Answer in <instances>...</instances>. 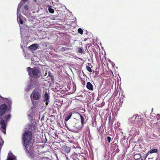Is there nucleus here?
Returning a JSON list of instances; mask_svg holds the SVG:
<instances>
[{"label":"nucleus","instance_id":"f257e3e1","mask_svg":"<svg viewBox=\"0 0 160 160\" xmlns=\"http://www.w3.org/2000/svg\"><path fill=\"white\" fill-rule=\"evenodd\" d=\"M32 137L31 132L27 131L23 134L22 137L23 145L25 147L27 154L31 157H32L33 152V143L31 142Z\"/></svg>","mask_w":160,"mask_h":160},{"label":"nucleus","instance_id":"f03ea898","mask_svg":"<svg viewBox=\"0 0 160 160\" xmlns=\"http://www.w3.org/2000/svg\"><path fill=\"white\" fill-rule=\"evenodd\" d=\"M41 89L38 87L36 88L33 91L30 96V98L32 102L33 103V100H38L41 98Z\"/></svg>","mask_w":160,"mask_h":160},{"label":"nucleus","instance_id":"7ed1b4c3","mask_svg":"<svg viewBox=\"0 0 160 160\" xmlns=\"http://www.w3.org/2000/svg\"><path fill=\"white\" fill-rule=\"evenodd\" d=\"M79 124L80 123H77L75 124L71 123L68 126H67V128L69 131L75 132H77L82 128V126L79 125Z\"/></svg>","mask_w":160,"mask_h":160},{"label":"nucleus","instance_id":"20e7f679","mask_svg":"<svg viewBox=\"0 0 160 160\" xmlns=\"http://www.w3.org/2000/svg\"><path fill=\"white\" fill-rule=\"evenodd\" d=\"M7 122L4 121L2 118H0V124L1 125V127L2 130V132L5 134H6V128Z\"/></svg>","mask_w":160,"mask_h":160},{"label":"nucleus","instance_id":"39448f33","mask_svg":"<svg viewBox=\"0 0 160 160\" xmlns=\"http://www.w3.org/2000/svg\"><path fill=\"white\" fill-rule=\"evenodd\" d=\"M7 109V106L5 104L1 105L0 106V116H2L5 113Z\"/></svg>","mask_w":160,"mask_h":160},{"label":"nucleus","instance_id":"423d86ee","mask_svg":"<svg viewBox=\"0 0 160 160\" xmlns=\"http://www.w3.org/2000/svg\"><path fill=\"white\" fill-rule=\"evenodd\" d=\"M49 94L46 92L45 93L43 100L44 102H46L45 104L47 106L49 102Z\"/></svg>","mask_w":160,"mask_h":160},{"label":"nucleus","instance_id":"0eeeda50","mask_svg":"<svg viewBox=\"0 0 160 160\" xmlns=\"http://www.w3.org/2000/svg\"><path fill=\"white\" fill-rule=\"evenodd\" d=\"M70 147L67 146H64L62 148V151L63 153H68L70 151Z\"/></svg>","mask_w":160,"mask_h":160},{"label":"nucleus","instance_id":"6e6552de","mask_svg":"<svg viewBox=\"0 0 160 160\" xmlns=\"http://www.w3.org/2000/svg\"><path fill=\"white\" fill-rule=\"evenodd\" d=\"M38 71H29L28 72V74L30 77L36 76L38 74Z\"/></svg>","mask_w":160,"mask_h":160},{"label":"nucleus","instance_id":"1a4fd4ad","mask_svg":"<svg viewBox=\"0 0 160 160\" xmlns=\"http://www.w3.org/2000/svg\"><path fill=\"white\" fill-rule=\"evenodd\" d=\"M38 45L37 44H33L28 47L29 49L32 50H36L38 48Z\"/></svg>","mask_w":160,"mask_h":160},{"label":"nucleus","instance_id":"9d476101","mask_svg":"<svg viewBox=\"0 0 160 160\" xmlns=\"http://www.w3.org/2000/svg\"><path fill=\"white\" fill-rule=\"evenodd\" d=\"M16 157L12 153L9 152L7 160H16Z\"/></svg>","mask_w":160,"mask_h":160},{"label":"nucleus","instance_id":"9b49d317","mask_svg":"<svg viewBox=\"0 0 160 160\" xmlns=\"http://www.w3.org/2000/svg\"><path fill=\"white\" fill-rule=\"evenodd\" d=\"M16 157L12 153L9 152L7 160H16Z\"/></svg>","mask_w":160,"mask_h":160},{"label":"nucleus","instance_id":"f8f14e48","mask_svg":"<svg viewBox=\"0 0 160 160\" xmlns=\"http://www.w3.org/2000/svg\"><path fill=\"white\" fill-rule=\"evenodd\" d=\"M105 72H106V75H105V76L108 77H112L114 76L112 71H105Z\"/></svg>","mask_w":160,"mask_h":160},{"label":"nucleus","instance_id":"ddd939ff","mask_svg":"<svg viewBox=\"0 0 160 160\" xmlns=\"http://www.w3.org/2000/svg\"><path fill=\"white\" fill-rule=\"evenodd\" d=\"M35 79V80H36V79ZM30 81H31V82H29V83H31V85L32 87V88H34V87H36L37 86H38V85L37 84H38L36 80L32 81V78L31 79H30Z\"/></svg>","mask_w":160,"mask_h":160},{"label":"nucleus","instance_id":"4468645a","mask_svg":"<svg viewBox=\"0 0 160 160\" xmlns=\"http://www.w3.org/2000/svg\"><path fill=\"white\" fill-rule=\"evenodd\" d=\"M86 87L87 88L90 90H93V87L92 84L89 82H88L87 83Z\"/></svg>","mask_w":160,"mask_h":160},{"label":"nucleus","instance_id":"2eb2a0df","mask_svg":"<svg viewBox=\"0 0 160 160\" xmlns=\"http://www.w3.org/2000/svg\"><path fill=\"white\" fill-rule=\"evenodd\" d=\"M17 21L19 23H20L21 24H23V21L21 18V15H17Z\"/></svg>","mask_w":160,"mask_h":160},{"label":"nucleus","instance_id":"dca6fc26","mask_svg":"<svg viewBox=\"0 0 160 160\" xmlns=\"http://www.w3.org/2000/svg\"><path fill=\"white\" fill-rule=\"evenodd\" d=\"M23 5V3H22V2H21L19 4L18 6V8L17 9V15H18V13L20 11V8Z\"/></svg>","mask_w":160,"mask_h":160},{"label":"nucleus","instance_id":"f3484780","mask_svg":"<svg viewBox=\"0 0 160 160\" xmlns=\"http://www.w3.org/2000/svg\"><path fill=\"white\" fill-rule=\"evenodd\" d=\"M141 157V156L140 154H136L134 156V159L136 160L139 159Z\"/></svg>","mask_w":160,"mask_h":160},{"label":"nucleus","instance_id":"a211bd4d","mask_svg":"<svg viewBox=\"0 0 160 160\" xmlns=\"http://www.w3.org/2000/svg\"><path fill=\"white\" fill-rule=\"evenodd\" d=\"M72 113L71 112L69 113L65 117V121H68L71 118L72 116Z\"/></svg>","mask_w":160,"mask_h":160},{"label":"nucleus","instance_id":"6ab92c4d","mask_svg":"<svg viewBox=\"0 0 160 160\" xmlns=\"http://www.w3.org/2000/svg\"><path fill=\"white\" fill-rule=\"evenodd\" d=\"M31 83H30L29 82L28 83V85L26 88L25 89V90L27 91H28L30 89L32 88V87L31 84Z\"/></svg>","mask_w":160,"mask_h":160},{"label":"nucleus","instance_id":"aec40b11","mask_svg":"<svg viewBox=\"0 0 160 160\" xmlns=\"http://www.w3.org/2000/svg\"><path fill=\"white\" fill-rule=\"evenodd\" d=\"M79 115L80 116L81 122L82 123V125H81L82 127V125L85 123V122H84V119L83 117L80 114H79Z\"/></svg>","mask_w":160,"mask_h":160},{"label":"nucleus","instance_id":"412c9836","mask_svg":"<svg viewBox=\"0 0 160 160\" xmlns=\"http://www.w3.org/2000/svg\"><path fill=\"white\" fill-rule=\"evenodd\" d=\"M90 73H92V74H94V73H95V75H96L97 74H98L99 73V71H88Z\"/></svg>","mask_w":160,"mask_h":160},{"label":"nucleus","instance_id":"4be33fe9","mask_svg":"<svg viewBox=\"0 0 160 160\" xmlns=\"http://www.w3.org/2000/svg\"><path fill=\"white\" fill-rule=\"evenodd\" d=\"M48 10L49 12L51 13H53L54 12V10L51 8V7H49L48 8Z\"/></svg>","mask_w":160,"mask_h":160},{"label":"nucleus","instance_id":"5701e85b","mask_svg":"<svg viewBox=\"0 0 160 160\" xmlns=\"http://www.w3.org/2000/svg\"><path fill=\"white\" fill-rule=\"evenodd\" d=\"M10 118H11V116H10V115L8 114V115H6L4 119H5V121H7L8 120V119H9Z\"/></svg>","mask_w":160,"mask_h":160},{"label":"nucleus","instance_id":"b1692460","mask_svg":"<svg viewBox=\"0 0 160 160\" xmlns=\"http://www.w3.org/2000/svg\"><path fill=\"white\" fill-rule=\"evenodd\" d=\"M158 151V150L157 149H155L150 151L149 152L150 153H152L154 152H157Z\"/></svg>","mask_w":160,"mask_h":160},{"label":"nucleus","instance_id":"393cba45","mask_svg":"<svg viewBox=\"0 0 160 160\" xmlns=\"http://www.w3.org/2000/svg\"><path fill=\"white\" fill-rule=\"evenodd\" d=\"M78 32L81 35H82L83 33V31L81 28H79L78 30Z\"/></svg>","mask_w":160,"mask_h":160},{"label":"nucleus","instance_id":"a878e982","mask_svg":"<svg viewBox=\"0 0 160 160\" xmlns=\"http://www.w3.org/2000/svg\"><path fill=\"white\" fill-rule=\"evenodd\" d=\"M138 117V119L139 118L138 116L137 115H134L132 116V120H135Z\"/></svg>","mask_w":160,"mask_h":160},{"label":"nucleus","instance_id":"bb28decb","mask_svg":"<svg viewBox=\"0 0 160 160\" xmlns=\"http://www.w3.org/2000/svg\"><path fill=\"white\" fill-rule=\"evenodd\" d=\"M69 49V48L65 47H62L61 48V50L62 51L68 50Z\"/></svg>","mask_w":160,"mask_h":160},{"label":"nucleus","instance_id":"cd10ccee","mask_svg":"<svg viewBox=\"0 0 160 160\" xmlns=\"http://www.w3.org/2000/svg\"><path fill=\"white\" fill-rule=\"evenodd\" d=\"M78 52L81 53L83 52V50L82 48H79L78 49Z\"/></svg>","mask_w":160,"mask_h":160},{"label":"nucleus","instance_id":"c85d7f7f","mask_svg":"<svg viewBox=\"0 0 160 160\" xmlns=\"http://www.w3.org/2000/svg\"><path fill=\"white\" fill-rule=\"evenodd\" d=\"M6 99L8 101V102H7L9 104V105H10V104H11L12 103V101L11 100L8 98H6Z\"/></svg>","mask_w":160,"mask_h":160},{"label":"nucleus","instance_id":"c756f323","mask_svg":"<svg viewBox=\"0 0 160 160\" xmlns=\"http://www.w3.org/2000/svg\"><path fill=\"white\" fill-rule=\"evenodd\" d=\"M107 139L108 141V142L109 143H110L111 142V138L110 137H109V136H108L107 137Z\"/></svg>","mask_w":160,"mask_h":160},{"label":"nucleus","instance_id":"7c9ffc66","mask_svg":"<svg viewBox=\"0 0 160 160\" xmlns=\"http://www.w3.org/2000/svg\"><path fill=\"white\" fill-rule=\"evenodd\" d=\"M29 8V6L28 5H26L25 6L24 9L28 11Z\"/></svg>","mask_w":160,"mask_h":160},{"label":"nucleus","instance_id":"2f4dec72","mask_svg":"<svg viewBox=\"0 0 160 160\" xmlns=\"http://www.w3.org/2000/svg\"><path fill=\"white\" fill-rule=\"evenodd\" d=\"M31 68L30 67H28V68L27 70H37L35 68H32V70H31Z\"/></svg>","mask_w":160,"mask_h":160},{"label":"nucleus","instance_id":"473e14b6","mask_svg":"<svg viewBox=\"0 0 160 160\" xmlns=\"http://www.w3.org/2000/svg\"><path fill=\"white\" fill-rule=\"evenodd\" d=\"M86 69H87V70H92L91 69V68L90 67L87 65L86 66Z\"/></svg>","mask_w":160,"mask_h":160},{"label":"nucleus","instance_id":"72a5a7b5","mask_svg":"<svg viewBox=\"0 0 160 160\" xmlns=\"http://www.w3.org/2000/svg\"><path fill=\"white\" fill-rule=\"evenodd\" d=\"M149 155V152H148L146 156L144 158V159L145 160L146 158L147 157V156Z\"/></svg>","mask_w":160,"mask_h":160},{"label":"nucleus","instance_id":"f704fd0d","mask_svg":"<svg viewBox=\"0 0 160 160\" xmlns=\"http://www.w3.org/2000/svg\"><path fill=\"white\" fill-rule=\"evenodd\" d=\"M28 0H22V2H22V3L23 4V2H25L27 1Z\"/></svg>","mask_w":160,"mask_h":160},{"label":"nucleus","instance_id":"c9c22d12","mask_svg":"<svg viewBox=\"0 0 160 160\" xmlns=\"http://www.w3.org/2000/svg\"><path fill=\"white\" fill-rule=\"evenodd\" d=\"M119 149L118 148H117V149H116V151L117 152H119Z\"/></svg>","mask_w":160,"mask_h":160},{"label":"nucleus","instance_id":"e433bc0d","mask_svg":"<svg viewBox=\"0 0 160 160\" xmlns=\"http://www.w3.org/2000/svg\"><path fill=\"white\" fill-rule=\"evenodd\" d=\"M22 13L23 14H24V15H25V14H26L25 13V12H24V11H22Z\"/></svg>","mask_w":160,"mask_h":160},{"label":"nucleus","instance_id":"4c0bfd02","mask_svg":"<svg viewBox=\"0 0 160 160\" xmlns=\"http://www.w3.org/2000/svg\"><path fill=\"white\" fill-rule=\"evenodd\" d=\"M113 65H115V64H114V63H113V64H112V66L113 67H114ZM114 68V69H115V68Z\"/></svg>","mask_w":160,"mask_h":160},{"label":"nucleus","instance_id":"58836bf2","mask_svg":"<svg viewBox=\"0 0 160 160\" xmlns=\"http://www.w3.org/2000/svg\"><path fill=\"white\" fill-rule=\"evenodd\" d=\"M157 117H159V118L160 117V115L158 114L157 115Z\"/></svg>","mask_w":160,"mask_h":160},{"label":"nucleus","instance_id":"ea45409f","mask_svg":"<svg viewBox=\"0 0 160 160\" xmlns=\"http://www.w3.org/2000/svg\"><path fill=\"white\" fill-rule=\"evenodd\" d=\"M144 158V157H143V158H142V157H141V159H142V160H143V159H144V158Z\"/></svg>","mask_w":160,"mask_h":160},{"label":"nucleus","instance_id":"a19ab883","mask_svg":"<svg viewBox=\"0 0 160 160\" xmlns=\"http://www.w3.org/2000/svg\"><path fill=\"white\" fill-rule=\"evenodd\" d=\"M0 97L2 98H3L1 96H0Z\"/></svg>","mask_w":160,"mask_h":160},{"label":"nucleus","instance_id":"79ce46f5","mask_svg":"<svg viewBox=\"0 0 160 160\" xmlns=\"http://www.w3.org/2000/svg\"><path fill=\"white\" fill-rule=\"evenodd\" d=\"M150 158H148V159H150Z\"/></svg>","mask_w":160,"mask_h":160}]
</instances>
